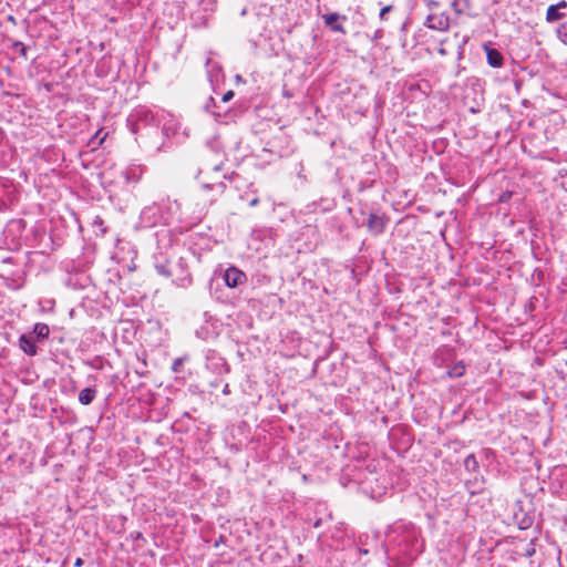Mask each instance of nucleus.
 <instances>
[{
    "instance_id": "10",
    "label": "nucleus",
    "mask_w": 567,
    "mask_h": 567,
    "mask_svg": "<svg viewBox=\"0 0 567 567\" xmlns=\"http://www.w3.org/2000/svg\"><path fill=\"white\" fill-rule=\"evenodd\" d=\"M464 465L466 467L467 471L470 472H475L478 467V463L475 458L474 455H468L465 460H464Z\"/></svg>"
},
{
    "instance_id": "20",
    "label": "nucleus",
    "mask_w": 567,
    "mask_h": 567,
    "mask_svg": "<svg viewBox=\"0 0 567 567\" xmlns=\"http://www.w3.org/2000/svg\"><path fill=\"white\" fill-rule=\"evenodd\" d=\"M83 565V560L81 558H76L75 563H74V566L75 567H81Z\"/></svg>"
},
{
    "instance_id": "5",
    "label": "nucleus",
    "mask_w": 567,
    "mask_h": 567,
    "mask_svg": "<svg viewBox=\"0 0 567 567\" xmlns=\"http://www.w3.org/2000/svg\"><path fill=\"white\" fill-rule=\"evenodd\" d=\"M487 62L493 68H499L503 64V56L496 49H486Z\"/></svg>"
},
{
    "instance_id": "15",
    "label": "nucleus",
    "mask_w": 567,
    "mask_h": 567,
    "mask_svg": "<svg viewBox=\"0 0 567 567\" xmlns=\"http://www.w3.org/2000/svg\"><path fill=\"white\" fill-rule=\"evenodd\" d=\"M461 1L462 0H453L452 3H451L453 10L457 14H461L463 12V10H464L463 7L461 6Z\"/></svg>"
},
{
    "instance_id": "16",
    "label": "nucleus",
    "mask_w": 567,
    "mask_h": 567,
    "mask_svg": "<svg viewBox=\"0 0 567 567\" xmlns=\"http://www.w3.org/2000/svg\"><path fill=\"white\" fill-rule=\"evenodd\" d=\"M392 10V6H385L381 9L380 11V19L381 20H384L385 19V14H388V12H390Z\"/></svg>"
},
{
    "instance_id": "1",
    "label": "nucleus",
    "mask_w": 567,
    "mask_h": 567,
    "mask_svg": "<svg viewBox=\"0 0 567 567\" xmlns=\"http://www.w3.org/2000/svg\"><path fill=\"white\" fill-rule=\"evenodd\" d=\"M224 279L228 287L235 288L246 280V275L235 267H229L225 271Z\"/></svg>"
},
{
    "instance_id": "14",
    "label": "nucleus",
    "mask_w": 567,
    "mask_h": 567,
    "mask_svg": "<svg viewBox=\"0 0 567 567\" xmlns=\"http://www.w3.org/2000/svg\"><path fill=\"white\" fill-rule=\"evenodd\" d=\"M183 364H184V359L183 358H176L174 360V362H173L172 370L174 372H176V373L181 372Z\"/></svg>"
},
{
    "instance_id": "18",
    "label": "nucleus",
    "mask_w": 567,
    "mask_h": 567,
    "mask_svg": "<svg viewBox=\"0 0 567 567\" xmlns=\"http://www.w3.org/2000/svg\"><path fill=\"white\" fill-rule=\"evenodd\" d=\"M233 97H234V92H233V91H227V92L223 95V102H228V101H230Z\"/></svg>"
},
{
    "instance_id": "4",
    "label": "nucleus",
    "mask_w": 567,
    "mask_h": 567,
    "mask_svg": "<svg viewBox=\"0 0 567 567\" xmlns=\"http://www.w3.org/2000/svg\"><path fill=\"white\" fill-rule=\"evenodd\" d=\"M20 348L23 350L24 353L29 355L37 354V346L34 344V341L31 337H28L25 334L21 336L19 339Z\"/></svg>"
},
{
    "instance_id": "8",
    "label": "nucleus",
    "mask_w": 567,
    "mask_h": 567,
    "mask_svg": "<svg viewBox=\"0 0 567 567\" xmlns=\"http://www.w3.org/2000/svg\"><path fill=\"white\" fill-rule=\"evenodd\" d=\"M565 17L564 13H561L556 6H549L546 12V21L547 22H555Z\"/></svg>"
},
{
    "instance_id": "11",
    "label": "nucleus",
    "mask_w": 567,
    "mask_h": 567,
    "mask_svg": "<svg viewBox=\"0 0 567 567\" xmlns=\"http://www.w3.org/2000/svg\"><path fill=\"white\" fill-rule=\"evenodd\" d=\"M12 49H13L16 52H19V54H20L21 56H23L24 59H27V48H25V45H24L22 42H20V41H14V42L12 43Z\"/></svg>"
},
{
    "instance_id": "6",
    "label": "nucleus",
    "mask_w": 567,
    "mask_h": 567,
    "mask_svg": "<svg viewBox=\"0 0 567 567\" xmlns=\"http://www.w3.org/2000/svg\"><path fill=\"white\" fill-rule=\"evenodd\" d=\"M339 18H340V16L338 13H329V14L323 16L324 23L327 25L331 27V29L333 31L346 33V30L343 29V27L341 24L337 23Z\"/></svg>"
},
{
    "instance_id": "3",
    "label": "nucleus",
    "mask_w": 567,
    "mask_h": 567,
    "mask_svg": "<svg viewBox=\"0 0 567 567\" xmlns=\"http://www.w3.org/2000/svg\"><path fill=\"white\" fill-rule=\"evenodd\" d=\"M426 25L434 30L445 31L449 29L450 22L447 17L429 16Z\"/></svg>"
},
{
    "instance_id": "7",
    "label": "nucleus",
    "mask_w": 567,
    "mask_h": 567,
    "mask_svg": "<svg viewBox=\"0 0 567 567\" xmlns=\"http://www.w3.org/2000/svg\"><path fill=\"white\" fill-rule=\"evenodd\" d=\"M96 395L95 389L92 388H85L83 389L79 394V401L83 405H89L92 403Z\"/></svg>"
},
{
    "instance_id": "17",
    "label": "nucleus",
    "mask_w": 567,
    "mask_h": 567,
    "mask_svg": "<svg viewBox=\"0 0 567 567\" xmlns=\"http://www.w3.org/2000/svg\"><path fill=\"white\" fill-rule=\"evenodd\" d=\"M106 133H103L102 130L97 131L94 138L99 140V144H102L106 137Z\"/></svg>"
},
{
    "instance_id": "2",
    "label": "nucleus",
    "mask_w": 567,
    "mask_h": 567,
    "mask_svg": "<svg viewBox=\"0 0 567 567\" xmlns=\"http://www.w3.org/2000/svg\"><path fill=\"white\" fill-rule=\"evenodd\" d=\"M367 227L373 235H379L384 230L385 219L382 215L370 214L367 221Z\"/></svg>"
},
{
    "instance_id": "21",
    "label": "nucleus",
    "mask_w": 567,
    "mask_h": 567,
    "mask_svg": "<svg viewBox=\"0 0 567 567\" xmlns=\"http://www.w3.org/2000/svg\"><path fill=\"white\" fill-rule=\"evenodd\" d=\"M258 202H259V200H258V198H254V199L249 203V205H250L251 207H252V206H256V205L258 204Z\"/></svg>"
},
{
    "instance_id": "12",
    "label": "nucleus",
    "mask_w": 567,
    "mask_h": 567,
    "mask_svg": "<svg viewBox=\"0 0 567 567\" xmlns=\"http://www.w3.org/2000/svg\"><path fill=\"white\" fill-rule=\"evenodd\" d=\"M557 33L561 42L567 44V21L558 28Z\"/></svg>"
},
{
    "instance_id": "19",
    "label": "nucleus",
    "mask_w": 567,
    "mask_h": 567,
    "mask_svg": "<svg viewBox=\"0 0 567 567\" xmlns=\"http://www.w3.org/2000/svg\"><path fill=\"white\" fill-rule=\"evenodd\" d=\"M555 6L557 7L558 10L565 9V8H567V2L563 0Z\"/></svg>"
},
{
    "instance_id": "9",
    "label": "nucleus",
    "mask_w": 567,
    "mask_h": 567,
    "mask_svg": "<svg viewBox=\"0 0 567 567\" xmlns=\"http://www.w3.org/2000/svg\"><path fill=\"white\" fill-rule=\"evenodd\" d=\"M49 326L45 323L39 322L34 326V333L38 338L44 339L49 336Z\"/></svg>"
},
{
    "instance_id": "13",
    "label": "nucleus",
    "mask_w": 567,
    "mask_h": 567,
    "mask_svg": "<svg viewBox=\"0 0 567 567\" xmlns=\"http://www.w3.org/2000/svg\"><path fill=\"white\" fill-rule=\"evenodd\" d=\"M465 367L463 364L455 365L449 373L452 377H461L464 374Z\"/></svg>"
}]
</instances>
